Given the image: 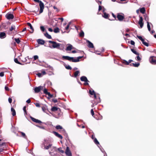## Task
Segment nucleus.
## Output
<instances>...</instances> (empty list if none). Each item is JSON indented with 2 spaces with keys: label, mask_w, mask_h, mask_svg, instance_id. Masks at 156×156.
<instances>
[{
  "label": "nucleus",
  "mask_w": 156,
  "mask_h": 156,
  "mask_svg": "<svg viewBox=\"0 0 156 156\" xmlns=\"http://www.w3.org/2000/svg\"><path fill=\"white\" fill-rule=\"evenodd\" d=\"M38 56L37 55H34V60H37V59H38Z\"/></svg>",
  "instance_id": "obj_46"
},
{
  "label": "nucleus",
  "mask_w": 156,
  "mask_h": 156,
  "mask_svg": "<svg viewBox=\"0 0 156 156\" xmlns=\"http://www.w3.org/2000/svg\"><path fill=\"white\" fill-rule=\"evenodd\" d=\"M143 41H142V43L145 46H147V47H148V46H149V44H148L145 42V40H144V39L143 40Z\"/></svg>",
  "instance_id": "obj_29"
},
{
  "label": "nucleus",
  "mask_w": 156,
  "mask_h": 156,
  "mask_svg": "<svg viewBox=\"0 0 156 156\" xmlns=\"http://www.w3.org/2000/svg\"><path fill=\"white\" fill-rule=\"evenodd\" d=\"M90 112H91V114L93 116L94 115V111L93 109H91Z\"/></svg>",
  "instance_id": "obj_48"
},
{
  "label": "nucleus",
  "mask_w": 156,
  "mask_h": 156,
  "mask_svg": "<svg viewBox=\"0 0 156 156\" xmlns=\"http://www.w3.org/2000/svg\"><path fill=\"white\" fill-rule=\"evenodd\" d=\"M149 23H150L148 22V21H147V27L149 31H150L151 29Z\"/></svg>",
  "instance_id": "obj_31"
},
{
  "label": "nucleus",
  "mask_w": 156,
  "mask_h": 156,
  "mask_svg": "<svg viewBox=\"0 0 156 156\" xmlns=\"http://www.w3.org/2000/svg\"><path fill=\"white\" fill-rule=\"evenodd\" d=\"M55 128L57 129H63L62 127V126H60V125L57 126H56Z\"/></svg>",
  "instance_id": "obj_30"
},
{
  "label": "nucleus",
  "mask_w": 156,
  "mask_h": 156,
  "mask_svg": "<svg viewBox=\"0 0 156 156\" xmlns=\"http://www.w3.org/2000/svg\"><path fill=\"white\" fill-rule=\"evenodd\" d=\"M149 61L152 64H156V60L154 56H151L149 58Z\"/></svg>",
  "instance_id": "obj_6"
},
{
  "label": "nucleus",
  "mask_w": 156,
  "mask_h": 156,
  "mask_svg": "<svg viewBox=\"0 0 156 156\" xmlns=\"http://www.w3.org/2000/svg\"><path fill=\"white\" fill-rule=\"evenodd\" d=\"M43 89V87L42 86H39L38 87H35L34 88V92L35 93H38Z\"/></svg>",
  "instance_id": "obj_5"
},
{
  "label": "nucleus",
  "mask_w": 156,
  "mask_h": 156,
  "mask_svg": "<svg viewBox=\"0 0 156 156\" xmlns=\"http://www.w3.org/2000/svg\"><path fill=\"white\" fill-rule=\"evenodd\" d=\"M140 12L144 14L145 12V9L144 8H142L140 9Z\"/></svg>",
  "instance_id": "obj_22"
},
{
  "label": "nucleus",
  "mask_w": 156,
  "mask_h": 156,
  "mask_svg": "<svg viewBox=\"0 0 156 156\" xmlns=\"http://www.w3.org/2000/svg\"><path fill=\"white\" fill-rule=\"evenodd\" d=\"M65 153L67 156H72V154L68 147H66Z\"/></svg>",
  "instance_id": "obj_7"
},
{
  "label": "nucleus",
  "mask_w": 156,
  "mask_h": 156,
  "mask_svg": "<svg viewBox=\"0 0 156 156\" xmlns=\"http://www.w3.org/2000/svg\"><path fill=\"white\" fill-rule=\"evenodd\" d=\"M36 122L37 123H39V124L42 123V122L41 121H40L38 119H37V120L36 121Z\"/></svg>",
  "instance_id": "obj_52"
},
{
  "label": "nucleus",
  "mask_w": 156,
  "mask_h": 156,
  "mask_svg": "<svg viewBox=\"0 0 156 156\" xmlns=\"http://www.w3.org/2000/svg\"><path fill=\"white\" fill-rule=\"evenodd\" d=\"M37 126L39 128L41 129H44V126Z\"/></svg>",
  "instance_id": "obj_57"
},
{
  "label": "nucleus",
  "mask_w": 156,
  "mask_h": 156,
  "mask_svg": "<svg viewBox=\"0 0 156 156\" xmlns=\"http://www.w3.org/2000/svg\"><path fill=\"white\" fill-rule=\"evenodd\" d=\"M89 93L91 95H93L95 93V92L94 90H89Z\"/></svg>",
  "instance_id": "obj_37"
},
{
  "label": "nucleus",
  "mask_w": 156,
  "mask_h": 156,
  "mask_svg": "<svg viewBox=\"0 0 156 156\" xmlns=\"http://www.w3.org/2000/svg\"><path fill=\"white\" fill-rule=\"evenodd\" d=\"M140 19L138 22L139 24L140 25V27L142 28L144 25V24L143 23V19L141 16H139Z\"/></svg>",
  "instance_id": "obj_11"
},
{
  "label": "nucleus",
  "mask_w": 156,
  "mask_h": 156,
  "mask_svg": "<svg viewBox=\"0 0 156 156\" xmlns=\"http://www.w3.org/2000/svg\"><path fill=\"white\" fill-rule=\"evenodd\" d=\"M132 51L134 54L136 55H139V53L137 52L135 50L133 49H131Z\"/></svg>",
  "instance_id": "obj_27"
},
{
  "label": "nucleus",
  "mask_w": 156,
  "mask_h": 156,
  "mask_svg": "<svg viewBox=\"0 0 156 156\" xmlns=\"http://www.w3.org/2000/svg\"><path fill=\"white\" fill-rule=\"evenodd\" d=\"M14 62H15L16 63H17V64H21V63H20V62L18 61V60L17 58H15V59H14Z\"/></svg>",
  "instance_id": "obj_38"
},
{
  "label": "nucleus",
  "mask_w": 156,
  "mask_h": 156,
  "mask_svg": "<svg viewBox=\"0 0 156 156\" xmlns=\"http://www.w3.org/2000/svg\"><path fill=\"white\" fill-rule=\"evenodd\" d=\"M34 2L39 3V6L40 7V13L41 14L42 13L43 11L44 8V3L41 1L39 0H33Z\"/></svg>",
  "instance_id": "obj_4"
},
{
  "label": "nucleus",
  "mask_w": 156,
  "mask_h": 156,
  "mask_svg": "<svg viewBox=\"0 0 156 156\" xmlns=\"http://www.w3.org/2000/svg\"><path fill=\"white\" fill-rule=\"evenodd\" d=\"M137 37L141 41H143L144 39H143L141 36L137 35Z\"/></svg>",
  "instance_id": "obj_36"
},
{
  "label": "nucleus",
  "mask_w": 156,
  "mask_h": 156,
  "mask_svg": "<svg viewBox=\"0 0 156 156\" xmlns=\"http://www.w3.org/2000/svg\"><path fill=\"white\" fill-rule=\"evenodd\" d=\"M138 55L137 56L136 58V60L137 61H140V60H141V58L140 57V56H139V55Z\"/></svg>",
  "instance_id": "obj_41"
},
{
  "label": "nucleus",
  "mask_w": 156,
  "mask_h": 156,
  "mask_svg": "<svg viewBox=\"0 0 156 156\" xmlns=\"http://www.w3.org/2000/svg\"><path fill=\"white\" fill-rule=\"evenodd\" d=\"M37 41L39 44L41 45H43L44 44L45 42L44 41L41 39H38L37 40Z\"/></svg>",
  "instance_id": "obj_13"
},
{
  "label": "nucleus",
  "mask_w": 156,
  "mask_h": 156,
  "mask_svg": "<svg viewBox=\"0 0 156 156\" xmlns=\"http://www.w3.org/2000/svg\"><path fill=\"white\" fill-rule=\"evenodd\" d=\"M80 73V72L78 70L76 71L74 74V76L75 77H76Z\"/></svg>",
  "instance_id": "obj_21"
},
{
  "label": "nucleus",
  "mask_w": 156,
  "mask_h": 156,
  "mask_svg": "<svg viewBox=\"0 0 156 156\" xmlns=\"http://www.w3.org/2000/svg\"><path fill=\"white\" fill-rule=\"evenodd\" d=\"M14 40H15V41H16V42L17 44H19L20 43V41L19 38H15L14 39Z\"/></svg>",
  "instance_id": "obj_32"
},
{
  "label": "nucleus",
  "mask_w": 156,
  "mask_h": 156,
  "mask_svg": "<svg viewBox=\"0 0 156 156\" xmlns=\"http://www.w3.org/2000/svg\"><path fill=\"white\" fill-rule=\"evenodd\" d=\"M5 89L6 90H9V89L8 87L7 86H5Z\"/></svg>",
  "instance_id": "obj_58"
},
{
  "label": "nucleus",
  "mask_w": 156,
  "mask_h": 156,
  "mask_svg": "<svg viewBox=\"0 0 156 156\" xmlns=\"http://www.w3.org/2000/svg\"><path fill=\"white\" fill-rule=\"evenodd\" d=\"M123 63L126 65H129L128 62L127 61H126L125 60H123Z\"/></svg>",
  "instance_id": "obj_47"
},
{
  "label": "nucleus",
  "mask_w": 156,
  "mask_h": 156,
  "mask_svg": "<svg viewBox=\"0 0 156 156\" xmlns=\"http://www.w3.org/2000/svg\"><path fill=\"white\" fill-rule=\"evenodd\" d=\"M76 51L75 50H73L72 51V52L73 53H76Z\"/></svg>",
  "instance_id": "obj_64"
},
{
  "label": "nucleus",
  "mask_w": 156,
  "mask_h": 156,
  "mask_svg": "<svg viewBox=\"0 0 156 156\" xmlns=\"http://www.w3.org/2000/svg\"><path fill=\"white\" fill-rule=\"evenodd\" d=\"M23 110L25 113H26V107H24L23 108Z\"/></svg>",
  "instance_id": "obj_59"
},
{
  "label": "nucleus",
  "mask_w": 156,
  "mask_h": 156,
  "mask_svg": "<svg viewBox=\"0 0 156 156\" xmlns=\"http://www.w3.org/2000/svg\"><path fill=\"white\" fill-rule=\"evenodd\" d=\"M41 73H42V76L45 75L46 74V72H45V71L44 70H42L41 71Z\"/></svg>",
  "instance_id": "obj_43"
},
{
  "label": "nucleus",
  "mask_w": 156,
  "mask_h": 156,
  "mask_svg": "<svg viewBox=\"0 0 156 156\" xmlns=\"http://www.w3.org/2000/svg\"><path fill=\"white\" fill-rule=\"evenodd\" d=\"M43 92L44 94L47 95L49 93V92H48L47 89L45 88L44 89V90Z\"/></svg>",
  "instance_id": "obj_40"
},
{
  "label": "nucleus",
  "mask_w": 156,
  "mask_h": 156,
  "mask_svg": "<svg viewBox=\"0 0 156 156\" xmlns=\"http://www.w3.org/2000/svg\"><path fill=\"white\" fill-rule=\"evenodd\" d=\"M53 133L56 136L59 138L61 139H62L63 138V137L62 135L59 134V133L56 132L54 131L53 132Z\"/></svg>",
  "instance_id": "obj_12"
},
{
  "label": "nucleus",
  "mask_w": 156,
  "mask_h": 156,
  "mask_svg": "<svg viewBox=\"0 0 156 156\" xmlns=\"http://www.w3.org/2000/svg\"><path fill=\"white\" fill-rule=\"evenodd\" d=\"M31 119V120L34 122H36V121H37V119H36L33 117H30Z\"/></svg>",
  "instance_id": "obj_42"
},
{
  "label": "nucleus",
  "mask_w": 156,
  "mask_h": 156,
  "mask_svg": "<svg viewBox=\"0 0 156 156\" xmlns=\"http://www.w3.org/2000/svg\"><path fill=\"white\" fill-rule=\"evenodd\" d=\"M35 105H36V106L37 107H40V104L38 103H35Z\"/></svg>",
  "instance_id": "obj_50"
},
{
  "label": "nucleus",
  "mask_w": 156,
  "mask_h": 156,
  "mask_svg": "<svg viewBox=\"0 0 156 156\" xmlns=\"http://www.w3.org/2000/svg\"><path fill=\"white\" fill-rule=\"evenodd\" d=\"M50 98H52L54 97L53 95L51 94L49 92L47 94Z\"/></svg>",
  "instance_id": "obj_45"
},
{
  "label": "nucleus",
  "mask_w": 156,
  "mask_h": 156,
  "mask_svg": "<svg viewBox=\"0 0 156 156\" xmlns=\"http://www.w3.org/2000/svg\"><path fill=\"white\" fill-rule=\"evenodd\" d=\"M117 17L118 18L119 20V21H122L124 19V17L122 15L120 14V13H118L117 15Z\"/></svg>",
  "instance_id": "obj_8"
},
{
  "label": "nucleus",
  "mask_w": 156,
  "mask_h": 156,
  "mask_svg": "<svg viewBox=\"0 0 156 156\" xmlns=\"http://www.w3.org/2000/svg\"><path fill=\"white\" fill-rule=\"evenodd\" d=\"M4 76V72H2L0 73V76L2 77Z\"/></svg>",
  "instance_id": "obj_54"
},
{
  "label": "nucleus",
  "mask_w": 156,
  "mask_h": 156,
  "mask_svg": "<svg viewBox=\"0 0 156 156\" xmlns=\"http://www.w3.org/2000/svg\"><path fill=\"white\" fill-rule=\"evenodd\" d=\"M82 58V56H79L77 58L70 57L67 56H63L62 58L64 59L68 60L73 62H77L80 61V59Z\"/></svg>",
  "instance_id": "obj_2"
},
{
  "label": "nucleus",
  "mask_w": 156,
  "mask_h": 156,
  "mask_svg": "<svg viewBox=\"0 0 156 156\" xmlns=\"http://www.w3.org/2000/svg\"><path fill=\"white\" fill-rule=\"evenodd\" d=\"M37 75L38 76V77H42L43 76L42 75V73H38L37 74Z\"/></svg>",
  "instance_id": "obj_44"
},
{
  "label": "nucleus",
  "mask_w": 156,
  "mask_h": 156,
  "mask_svg": "<svg viewBox=\"0 0 156 156\" xmlns=\"http://www.w3.org/2000/svg\"><path fill=\"white\" fill-rule=\"evenodd\" d=\"M69 25H68L67 26L65 27V30H67L69 28Z\"/></svg>",
  "instance_id": "obj_61"
},
{
  "label": "nucleus",
  "mask_w": 156,
  "mask_h": 156,
  "mask_svg": "<svg viewBox=\"0 0 156 156\" xmlns=\"http://www.w3.org/2000/svg\"><path fill=\"white\" fill-rule=\"evenodd\" d=\"M130 44L132 45H134L135 44L134 42L132 40L130 41Z\"/></svg>",
  "instance_id": "obj_51"
},
{
  "label": "nucleus",
  "mask_w": 156,
  "mask_h": 156,
  "mask_svg": "<svg viewBox=\"0 0 156 156\" xmlns=\"http://www.w3.org/2000/svg\"><path fill=\"white\" fill-rule=\"evenodd\" d=\"M80 80L81 81H84L85 82H89L87 78L85 76H82L80 78Z\"/></svg>",
  "instance_id": "obj_14"
},
{
  "label": "nucleus",
  "mask_w": 156,
  "mask_h": 156,
  "mask_svg": "<svg viewBox=\"0 0 156 156\" xmlns=\"http://www.w3.org/2000/svg\"><path fill=\"white\" fill-rule=\"evenodd\" d=\"M27 25L30 27V28L31 30V31H30V32L33 33L34 32V29L31 24L29 23H27Z\"/></svg>",
  "instance_id": "obj_16"
},
{
  "label": "nucleus",
  "mask_w": 156,
  "mask_h": 156,
  "mask_svg": "<svg viewBox=\"0 0 156 156\" xmlns=\"http://www.w3.org/2000/svg\"><path fill=\"white\" fill-rule=\"evenodd\" d=\"M49 139H44V142H43V144L44 146V149L46 150L49 149L52 146V144H49L48 145L46 146V145L48 144L49 143Z\"/></svg>",
  "instance_id": "obj_3"
},
{
  "label": "nucleus",
  "mask_w": 156,
  "mask_h": 156,
  "mask_svg": "<svg viewBox=\"0 0 156 156\" xmlns=\"http://www.w3.org/2000/svg\"><path fill=\"white\" fill-rule=\"evenodd\" d=\"M6 34L4 32H1L0 33V38H4L6 37Z\"/></svg>",
  "instance_id": "obj_17"
},
{
  "label": "nucleus",
  "mask_w": 156,
  "mask_h": 156,
  "mask_svg": "<svg viewBox=\"0 0 156 156\" xmlns=\"http://www.w3.org/2000/svg\"><path fill=\"white\" fill-rule=\"evenodd\" d=\"M26 102L28 103H30L31 102V101L30 99H29Z\"/></svg>",
  "instance_id": "obj_60"
},
{
  "label": "nucleus",
  "mask_w": 156,
  "mask_h": 156,
  "mask_svg": "<svg viewBox=\"0 0 156 156\" xmlns=\"http://www.w3.org/2000/svg\"><path fill=\"white\" fill-rule=\"evenodd\" d=\"M133 65L134 67H138L140 65V63H133Z\"/></svg>",
  "instance_id": "obj_35"
},
{
  "label": "nucleus",
  "mask_w": 156,
  "mask_h": 156,
  "mask_svg": "<svg viewBox=\"0 0 156 156\" xmlns=\"http://www.w3.org/2000/svg\"><path fill=\"white\" fill-rule=\"evenodd\" d=\"M102 9L101 6L100 5L99 6L98 11H99Z\"/></svg>",
  "instance_id": "obj_56"
},
{
  "label": "nucleus",
  "mask_w": 156,
  "mask_h": 156,
  "mask_svg": "<svg viewBox=\"0 0 156 156\" xmlns=\"http://www.w3.org/2000/svg\"><path fill=\"white\" fill-rule=\"evenodd\" d=\"M87 42L88 43V47L90 48H93L94 47V45L93 43L91 42L88 40L87 41Z\"/></svg>",
  "instance_id": "obj_15"
},
{
  "label": "nucleus",
  "mask_w": 156,
  "mask_h": 156,
  "mask_svg": "<svg viewBox=\"0 0 156 156\" xmlns=\"http://www.w3.org/2000/svg\"><path fill=\"white\" fill-rule=\"evenodd\" d=\"M48 30L49 31L51 32H52L53 31V30L51 28H49L48 29Z\"/></svg>",
  "instance_id": "obj_62"
},
{
  "label": "nucleus",
  "mask_w": 156,
  "mask_h": 156,
  "mask_svg": "<svg viewBox=\"0 0 156 156\" xmlns=\"http://www.w3.org/2000/svg\"><path fill=\"white\" fill-rule=\"evenodd\" d=\"M80 36L81 37H83L84 36V33L83 31H81L79 34Z\"/></svg>",
  "instance_id": "obj_34"
},
{
  "label": "nucleus",
  "mask_w": 156,
  "mask_h": 156,
  "mask_svg": "<svg viewBox=\"0 0 156 156\" xmlns=\"http://www.w3.org/2000/svg\"><path fill=\"white\" fill-rule=\"evenodd\" d=\"M54 32L55 33H58L59 32V29L58 27L55 28L54 30Z\"/></svg>",
  "instance_id": "obj_26"
},
{
  "label": "nucleus",
  "mask_w": 156,
  "mask_h": 156,
  "mask_svg": "<svg viewBox=\"0 0 156 156\" xmlns=\"http://www.w3.org/2000/svg\"><path fill=\"white\" fill-rule=\"evenodd\" d=\"M54 103H56L57 102V100L56 99H52Z\"/></svg>",
  "instance_id": "obj_53"
},
{
  "label": "nucleus",
  "mask_w": 156,
  "mask_h": 156,
  "mask_svg": "<svg viewBox=\"0 0 156 156\" xmlns=\"http://www.w3.org/2000/svg\"><path fill=\"white\" fill-rule=\"evenodd\" d=\"M8 101L9 103H11L12 102V99L10 98H9L8 99Z\"/></svg>",
  "instance_id": "obj_55"
},
{
  "label": "nucleus",
  "mask_w": 156,
  "mask_h": 156,
  "mask_svg": "<svg viewBox=\"0 0 156 156\" xmlns=\"http://www.w3.org/2000/svg\"><path fill=\"white\" fill-rule=\"evenodd\" d=\"M94 143L97 145L99 144V142L98 141V140H97V139L96 138H94Z\"/></svg>",
  "instance_id": "obj_33"
},
{
  "label": "nucleus",
  "mask_w": 156,
  "mask_h": 156,
  "mask_svg": "<svg viewBox=\"0 0 156 156\" xmlns=\"http://www.w3.org/2000/svg\"><path fill=\"white\" fill-rule=\"evenodd\" d=\"M67 46L66 49V51H71L72 49L73 48V47L70 44H67Z\"/></svg>",
  "instance_id": "obj_9"
},
{
  "label": "nucleus",
  "mask_w": 156,
  "mask_h": 156,
  "mask_svg": "<svg viewBox=\"0 0 156 156\" xmlns=\"http://www.w3.org/2000/svg\"><path fill=\"white\" fill-rule=\"evenodd\" d=\"M58 19L60 20H61L62 22L63 21L64 19L63 18H59Z\"/></svg>",
  "instance_id": "obj_63"
},
{
  "label": "nucleus",
  "mask_w": 156,
  "mask_h": 156,
  "mask_svg": "<svg viewBox=\"0 0 156 156\" xmlns=\"http://www.w3.org/2000/svg\"><path fill=\"white\" fill-rule=\"evenodd\" d=\"M58 150L62 153H64V151L61 148H58Z\"/></svg>",
  "instance_id": "obj_39"
},
{
  "label": "nucleus",
  "mask_w": 156,
  "mask_h": 156,
  "mask_svg": "<svg viewBox=\"0 0 156 156\" xmlns=\"http://www.w3.org/2000/svg\"><path fill=\"white\" fill-rule=\"evenodd\" d=\"M48 42L51 44H49V47L50 48H57L61 50H63L64 49V46L62 44L51 41H49Z\"/></svg>",
  "instance_id": "obj_1"
},
{
  "label": "nucleus",
  "mask_w": 156,
  "mask_h": 156,
  "mask_svg": "<svg viewBox=\"0 0 156 156\" xmlns=\"http://www.w3.org/2000/svg\"><path fill=\"white\" fill-rule=\"evenodd\" d=\"M6 17L8 20H11L13 18L14 16L11 14L7 13L5 16Z\"/></svg>",
  "instance_id": "obj_10"
},
{
  "label": "nucleus",
  "mask_w": 156,
  "mask_h": 156,
  "mask_svg": "<svg viewBox=\"0 0 156 156\" xmlns=\"http://www.w3.org/2000/svg\"><path fill=\"white\" fill-rule=\"evenodd\" d=\"M11 111L12 112V115L13 116L16 115V113L15 109L12 108H11Z\"/></svg>",
  "instance_id": "obj_18"
},
{
  "label": "nucleus",
  "mask_w": 156,
  "mask_h": 156,
  "mask_svg": "<svg viewBox=\"0 0 156 156\" xmlns=\"http://www.w3.org/2000/svg\"><path fill=\"white\" fill-rule=\"evenodd\" d=\"M20 133H21L22 136L25 139H27V137L26 136V134L24 133L21 132H20Z\"/></svg>",
  "instance_id": "obj_20"
},
{
  "label": "nucleus",
  "mask_w": 156,
  "mask_h": 156,
  "mask_svg": "<svg viewBox=\"0 0 156 156\" xmlns=\"http://www.w3.org/2000/svg\"><path fill=\"white\" fill-rule=\"evenodd\" d=\"M58 109V108L55 107H53L51 108V110L53 112H55L57 111Z\"/></svg>",
  "instance_id": "obj_25"
},
{
  "label": "nucleus",
  "mask_w": 156,
  "mask_h": 156,
  "mask_svg": "<svg viewBox=\"0 0 156 156\" xmlns=\"http://www.w3.org/2000/svg\"><path fill=\"white\" fill-rule=\"evenodd\" d=\"M64 66L65 68L67 69L71 70L72 69V68L69 65H67L65 64L64 65Z\"/></svg>",
  "instance_id": "obj_24"
},
{
  "label": "nucleus",
  "mask_w": 156,
  "mask_h": 156,
  "mask_svg": "<svg viewBox=\"0 0 156 156\" xmlns=\"http://www.w3.org/2000/svg\"><path fill=\"white\" fill-rule=\"evenodd\" d=\"M102 16L105 18L107 19L108 17V14H107L106 12H104Z\"/></svg>",
  "instance_id": "obj_23"
},
{
  "label": "nucleus",
  "mask_w": 156,
  "mask_h": 156,
  "mask_svg": "<svg viewBox=\"0 0 156 156\" xmlns=\"http://www.w3.org/2000/svg\"><path fill=\"white\" fill-rule=\"evenodd\" d=\"M44 36L47 37L48 38L50 39L51 38V36L49 34L47 33L44 34Z\"/></svg>",
  "instance_id": "obj_19"
},
{
  "label": "nucleus",
  "mask_w": 156,
  "mask_h": 156,
  "mask_svg": "<svg viewBox=\"0 0 156 156\" xmlns=\"http://www.w3.org/2000/svg\"><path fill=\"white\" fill-rule=\"evenodd\" d=\"M40 28L41 30L43 31H44V28L43 26H41L40 27Z\"/></svg>",
  "instance_id": "obj_49"
},
{
  "label": "nucleus",
  "mask_w": 156,
  "mask_h": 156,
  "mask_svg": "<svg viewBox=\"0 0 156 156\" xmlns=\"http://www.w3.org/2000/svg\"><path fill=\"white\" fill-rule=\"evenodd\" d=\"M15 26L14 25H12L10 28L9 30L10 31H12L13 30H15Z\"/></svg>",
  "instance_id": "obj_28"
}]
</instances>
